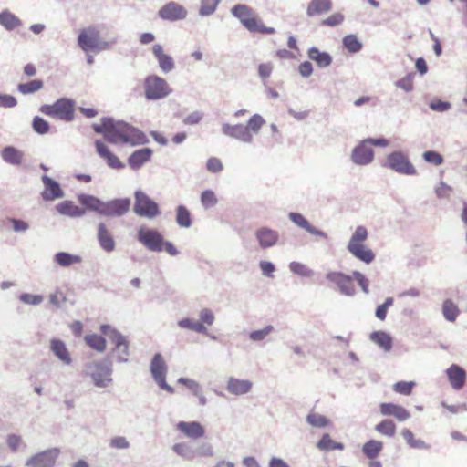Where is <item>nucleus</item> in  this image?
Returning a JSON list of instances; mask_svg holds the SVG:
<instances>
[{
  "instance_id": "nucleus-1",
  "label": "nucleus",
  "mask_w": 467,
  "mask_h": 467,
  "mask_svg": "<svg viewBox=\"0 0 467 467\" xmlns=\"http://www.w3.org/2000/svg\"><path fill=\"white\" fill-rule=\"evenodd\" d=\"M93 128L95 132L101 133L109 143L140 145L145 142L143 132L123 121L104 118L99 124H94Z\"/></svg>"
},
{
  "instance_id": "nucleus-2",
  "label": "nucleus",
  "mask_w": 467,
  "mask_h": 467,
  "mask_svg": "<svg viewBox=\"0 0 467 467\" xmlns=\"http://www.w3.org/2000/svg\"><path fill=\"white\" fill-rule=\"evenodd\" d=\"M231 12L233 16L240 20L242 25L252 33L274 34L275 29L264 25L262 20L256 15V12L244 4L235 5Z\"/></svg>"
},
{
  "instance_id": "nucleus-3",
  "label": "nucleus",
  "mask_w": 467,
  "mask_h": 467,
  "mask_svg": "<svg viewBox=\"0 0 467 467\" xmlns=\"http://www.w3.org/2000/svg\"><path fill=\"white\" fill-rule=\"evenodd\" d=\"M368 239V232L363 225L356 228L348 244V250L355 258H358L361 262L368 265L373 262L375 253L365 245V241Z\"/></svg>"
},
{
  "instance_id": "nucleus-4",
  "label": "nucleus",
  "mask_w": 467,
  "mask_h": 467,
  "mask_svg": "<svg viewBox=\"0 0 467 467\" xmlns=\"http://www.w3.org/2000/svg\"><path fill=\"white\" fill-rule=\"evenodd\" d=\"M78 46L83 51H102L109 49L113 41L102 40L99 36V30L95 26L82 29L78 36Z\"/></svg>"
},
{
  "instance_id": "nucleus-5",
  "label": "nucleus",
  "mask_w": 467,
  "mask_h": 467,
  "mask_svg": "<svg viewBox=\"0 0 467 467\" xmlns=\"http://www.w3.org/2000/svg\"><path fill=\"white\" fill-rule=\"evenodd\" d=\"M74 110V101L67 98L59 99L53 104H44L39 109L42 114L65 121L73 119Z\"/></svg>"
},
{
  "instance_id": "nucleus-6",
  "label": "nucleus",
  "mask_w": 467,
  "mask_h": 467,
  "mask_svg": "<svg viewBox=\"0 0 467 467\" xmlns=\"http://www.w3.org/2000/svg\"><path fill=\"white\" fill-rule=\"evenodd\" d=\"M144 90L148 99H162L171 92L168 83L156 75L146 77L144 80Z\"/></svg>"
},
{
  "instance_id": "nucleus-7",
  "label": "nucleus",
  "mask_w": 467,
  "mask_h": 467,
  "mask_svg": "<svg viewBox=\"0 0 467 467\" xmlns=\"http://www.w3.org/2000/svg\"><path fill=\"white\" fill-rule=\"evenodd\" d=\"M385 167L392 169L397 173L405 175H415L417 170L411 163L409 157L400 151H395L388 156L387 162L384 164Z\"/></svg>"
},
{
  "instance_id": "nucleus-8",
  "label": "nucleus",
  "mask_w": 467,
  "mask_h": 467,
  "mask_svg": "<svg viewBox=\"0 0 467 467\" xmlns=\"http://www.w3.org/2000/svg\"><path fill=\"white\" fill-rule=\"evenodd\" d=\"M133 211L136 214L148 218H154L160 213L156 202L141 191H137L135 192Z\"/></svg>"
},
{
  "instance_id": "nucleus-9",
  "label": "nucleus",
  "mask_w": 467,
  "mask_h": 467,
  "mask_svg": "<svg viewBox=\"0 0 467 467\" xmlns=\"http://www.w3.org/2000/svg\"><path fill=\"white\" fill-rule=\"evenodd\" d=\"M138 240L151 251L163 250V238L160 233L152 228L141 226L138 231Z\"/></svg>"
},
{
  "instance_id": "nucleus-10",
  "label": "nucleus",
  "mask_w": 467,
  "mask_h": 467,
  "mask_svg": "<svg viewBox=\"0 0 467 467\" xmlns=\"http://www.w3.org/2000/svg\"><path fill=\"white\" fill-rule=\"evenodd\" d=\"M327 279L339 289L340 293L348 296L355 295L354 277L341 272H330L326 275Z\"/></svg>"
},
{
  "instance_id": "nucleus-11",
  "label": "nucleus",
  "mask_w": 467,
  "mask_h": 467,
  "mask_svg": "<svg viewBox=\"0 0 467 467\" xmlns=\"http://www.w3.org/2000/svg\"><path fill=\"white\" fill-rule=\"evenodd\" d=\"M150 370L154 377L155 382L157 383L160 389H164L169 393L174 392V389L167 385L165 382L167 367L160 354L155 355V357L153 358L150 366Z\"/></svg>"
},
{
  "instance_id": "nucleus-12",
  "label": "nucleus",
  "mask_w": 467,
  "mask_h": 467,
  "mask_svg": "<svg viewBox=\"0 0 467 467\" xmlns=\"http://www.w3.org/2000/svg\"><path fill=\"white\" fill-rule=\"evenodd\" d=\"M90 376L94 384L99 388H106L111 382L110 368L99 362L94 363L88 367Z\"/></svg>"
},
{
  "instance_id": "nucleus-13",
  "label": "nucleus",
  "mask_w": 467,
  "mask_h": 467,
  "mask_svg": "<svg viewBox=\"0 0 467 467\" xmlns=\"http://www.w3.org/2000/svg\"><path fill=\"white\" fill-rule=\"evenodd\" d=\"M158 15L163 20L177 21L185 19L187 10L176 2H170L159 9Z\"/></svg>"
},
{
  "instance_id": "nucleus-14",
  "label": "nucleus",
  "mask_w": 467,
  "mask_h": 467,
  "mask_svg": "<svg viewBox=\"0 0 467 467\" xmlns=\"http://www.w3.org/2000/svg\"><path fill=\"white\" fill-rule=\"evenodd\" d=\"M59 454L57 449L45 451L34 455L26 462V467H52Z\"/></svg>"
},
{
  "instance_id": "nucleus-15",
  "label": "nucleus",
  "mask_w": 467,
  "mask_h": 467,
  "mask_svg": "<svg viewBox=\"0 0 467 467\" xmlns=\"http://www.w3.org/2000/svg\"><path fill=\"white\" fill-rule=\"evenodd\" d=\"M380 413L386 417H393L398 421H405L410 418L406 408L393 402H382L379 405Z\"/></svg>"
},
{
  "instance_id": "nucleus-16",
  "label": "nucleus",
  "mask_w": 467,
  "mask_h": 467,
  "mask_svg": "<svg viewBox=\"0 0 467 467\" xmlns=\"http://www.w3.org/2000/svg\"><path fill=\"white\" fill-rule=\"evenodd\" d=\"M130 206L129 199H117L104 202L102 214L107 216H121L128 213Z\"/></svg>"
},
{
  "instance_id": "nucleus-17",
  "label": "nucleus",
  "mask_w": 467,
  "mask_h": 467,
  "mask_svg": "<svg viewBox=\"0 0 467 467\" xmlns=\"http://www.w3.org/2000/svg\"><path fill=\"white\" fill-rule=\"evenodd\" d=\"M95 149H97V154L105 160L111 169H122L124 167V163L105 143L99 140L95 141Z\"/></svg>"
},
{
  "instance_id": "nucleus-18",
  "label": "nucleus",
  "mask_w": 467,
  "mask_h": 467,
  "mask_svg": "<svg viewBox=\"0 0 467 467\" xmlns=\"http://www.w3.org/2000/svg\"><path fill=\"white\" fill-rule=\"evenodd\" d=\"M222 130L225 135L231 136L232 138H235L236 140H239L243 142L252 141V133L249 131V128H246L245 125L223 124Z\"/></svg>"
},
{
  "instance_id": "nucleus-19",
  "label": "nucleus",
  "mask_w": 467,
  "mask_h": 467,
  "mask_svg": "<svg viewBox=\"0 0 467 467\" xmlns=\"http://www.w3.org/2000/svg\"><path fill=\"white\" fill-rule=\"evenodd\" d=\"M176 428L184 436L190 439H199L205 434L204 427L196 421H181L176 425Z\"/></svg>"
},
{
  "instance_id": "nucleus-20",
  "label": "nucleus",
  "mask_w": 467,
  "mask_h": 467,
  "mask_svg": "<svg viewBox=\"0 0 467 467\" xmlns=\"http://www.w3.org/2000/svg\"><path fill=\"white\" fill-rule=\"evenodd\" d=\"M451 387L455 390L462 389L465 385L466 372L458 365L452 364L446 370Z\"/></svg>"
},
{
  "instance_id": "nucleus-21",
  "label": "nucleus",
  "mask_w": 467,
  "mask_h": 467,
  "mask_svg": "<svg viewBox=\"0 0 467 467\" xmlns=\"http://www.w3.org/2000/svg\"><path fill=\"white\" fill-rule=\"evenodd\" d=\"M42 182L44 190L41 194L45 201H54L56 198H62L63 191L56 181L45 175L42 177Z\"/></svg>"
},
{
  "instance_id": "nucleus-22",
  "label": "nucleus",
  "mask_w": 467,
  "mask_h": 467,
  "mask_svg": "<svg viewBox=\"0 0 467 467\" xmlns=\"http://www.w3.org/2000/svg\"><path fill=\"white\" fill-rule=\"evenodd\" d=\"M374 152L368 143H366V140L361 142L360 145L356 147L352 152V160L358 164H368L372 161Z\"/></svg>"
},
{
  "instance_id": "nucleus-23",
  "label": "nucleus",
  "mask_w": 467,
  "mask_h": 467,
  "mask_svg": "<svg viewBox=\"0 0 467 467\" xmlns=\"http://www.w3.org/2000/svg\"><path fill=\"white\" fill-rule=\"evenodd\" d=\"M101 332L107 335L109 340L115 344L116 349L121 351L124 355H129V342L126 337L119 334L118 331L110 329L109 326H102Z\"/></svg>"
},
{
  "instance_id": "nucleus-24",
  "label": "nucleus",
  "mask_w": 467,
  "mask_h": 467,
  "mask_svg": "<svg viewBox=\"0 0 467 467\" xmlns=\"http://www.w3.org/2000/svg\"><path fill=\"white\" fill-rule=\"evenodd\" d=\"M333 8L332 0H310L306 5V13L308 17L322 16Z\"/></svg>"
},
{
  "instance_id": "nucleus-25",
  "label": "nucleus",
  "mask_w": 467,
  "mask_h": 467,
  "mask_svg": "<svg viewBox=\"0 0 467 467\" xmlns=\"http://www.w3.org/2000/svg\"><path fill=\"white\" fill-rule=\"evenodd\" d=\"M252 389V382L248 379H237V378L230 377L227 380L226 389L234 395H244Z\"/></svg>"
},
{
  "instance_id": "nucleus-26",
  "label": "nucleus",
  "mask_w": 467,
  "mask_h": 467,
  "mask_svg": "<svg viewBox=\"0 0 467 467\" xmlns=\"http://www.w3.org/2000/svg\"><path fill=\"white\" fill-rule=\"evenodd\" d=\"M155 58L158 61L159 67L164 72L172 70L175 67L173 58L165 54L160 44H155L152 48Z\"/></svg>"
},
{
  "instance_id": "nucleus-27",
  "label": "nucleus",
  "mask_w": 467,
  "mask_h": 467,
  "mask_svg": "<svg viewBox=\"0 0 467 467\" xmlns=\"http://www.w3.org/2000/svg\"><path fill=\"white\" fill-rule=\"evenodd\" d=\"M99 244L100 247L106 252H111L115 249V241L111 233L107 229L105 223H99V233H97Z\"/></svg>"
},
{
  "instance_id": "nucleus-28",
  "label": "nucleus",
  "mask_w": 467,
  "mask_h": 467,
  "mask_svg": "<svg viewBox=\"0 0 467 467\" xmlns=\"http://www.w3.org/2000/svg\"><path fill=\"white\" fill-rule=\"evenodd\" d=\"M256 238L263 248L276 244L278 234L271 228H259L255 234Z\"/></svg>"
},
{
  "instance_id": "nucleus-29",
  "label": "nucleus",
  "mask_w": 467,
  "mask_h": 467,
  "mask_svg": "<svg viewBox=\"0 0 467 467\" xmlns=\"http://www.w3.org/2000/svg\"><path fill=\"white\" fill-rule=\"evenodd\" d=\"M152 155V150L144 148L135 150L128 159V163L132 169H140L143 163L148 161Z\"/></svg>"
},
{
  "instance_id": "nucleus-30",
  "label": "nucleus",
  "mask_w": 467,
  "mask_h": 467,
  "mask_svg": "<svg viewBox=\"0 0 467 467\" xmlns=\"http://www.w3.org/2000/svg\"><path fill=\"white\" fill-rule=\"evenodd\" d=\"M50 348L54 355L57 356L62 362L65 364H70V353L68 352V348H67V345L64 341L60 339H52L50 342Z\"/></svg>"
},
{
  "instance_id": "nucleus-31",
  "label": "nucleus",
  "mask_w": 467,
  "mask_h": 467,
  "mask_svg": "<svg viewBox=\"0 0 467 467\" xmlns=\"http://www.w3.org/2000/svg\"><path fill=\"white\" fill-rule=\"evenodd\" d=\"M289 217L295 223L301 226L307 233L317 236H325V234L312 226L304 215L300 213H291Z\"/></svg>"
},
{
  "instance_id": "nucleus-32",
  "label": "nucleus",
  "mask_w": 467,
  "mask_h": 467,
  "mask_svg": "<svg viewBox=\"0 0 467 467\" xmlns=\"http://www.w3.org/2000/svg\"><path fill=\"white\" fill-rule=\"evenodd\" d=\"M57 211L70 217H79L85 213L84 209L75 205L72 202H64L57 205Z\"/></svg>"
},
{
  "instance_id": "nucleus-33",
  "label": "nucleus",
  "mask_w": 467,
  "mask_h": 467,
  "mask_svg": "<svg viewBox=\"0 0 467 467\" xmlns=\"http://www.w3.org/2000/svg\"><path fill=\"white\" fill-rule=\"evenodd\" d=\"M308 57L315 61L320 67H325L332 63V57L326 52H320L317 48L312 47L307 52Z\"/></svg>"
},
{
  "instance_id": "nucleus-34",
  "label": "nucleus",
  "mask_w": 467,
  "mask_h": 467,
  "mask_svg": "<svg viewBox=\"0 0 467 467\" xmlns=\"http://www.w3.org/2000/svg\"><path fill=\"white\" fill-rule=\"evenodd\" d=\"M78 202L88 209L97 211L99 213L102 214L104 202L99 201L98 197H93V195L89 194H80Z\"/></svg>"
},
{
  "instance_id": "nucleus-35",
  "label": "nucleus",
  "mask_w": 467,
  "mask_h": 467,
  "mask_svg": "<svg viewBox=\"0 0 467 467\" xmlns=\"http://www.w3.org/2000/svg\"><path fill=\"white\" fill-rule=\"evenodd\" d=\"M2 158L10 164L20 165L23 161L24 153L14 147H6L2 150Z\"/></svg>"
},
{
  "instance_id": "nucleus-36",
  "label": "nucleus",
  "mask_w": 467,
  "mask_h": 467,
  "mask_svg": "<svg viewBox=\"0 0 467 467\" xmlns=\"http://www.w3.org/2000/svg\"><path fill=\"white\" fill-rule=\"evenodd\" d=\"M370 339L382 348L385 351H390L393 345V339L389 335L383 331H376L370 334Z\"/></svg>"
},
{
  "instance_id": "nucleus-37",
  "label": "nucleus",
  "mask_w": 467,
  "mask_h": 467,
  "mask_svg": "<svg viewBox=\"0 0 467 467\" xmlns=\"http://www.w3.org/2000/svg\"><path fill=\"white\" fill-rule=\"evenodd\" d=\"M383 449V443L378 440H368L363 446V454L369 458L375 459L379 456Z\"/></svg>"
},
{
  "instance_id": "nucleus-38",
  "label": "nucleus",
  "mask_w": 467,
  "mask_h": 467,
  "mask_svg": "<svg viewBox=\"0 0 467 467\" xmlns=\"http://www.w3.org/2000/svg\"><path fill=\"white\" fill-rule=\"evenodd\" d=\"M0 24L7 30H13L21 26L18 17L8 10L0 13Z\"/></svg>"
},
{
  "instance_id": "nucleus-39",
  "label": "nucleus",
  "mask_w": 467,
  "mask_h": 467,
  "mask_svg": "<svg viewBox=\"0 0 467 467\" xmlns=\"http://www.w3.org/2000/svg\"><path fill=\"white\" fill-rule=\"evenodd\" d=\"M55 260L57 265L63 267H67L75 264L81 263L79 255L71 254L67 252H59L55 255Z\"/></svg>"
},
{
  "instance_id": "nucleus-40",
  "label": "nucleus",
  "mask_w": 467,
  "mask_h": 467,
  "mask_svg": "<svg viewBox=\"0 0 467 467\" xmlns=\"http://www.w3.org/2000/svg\"><path fill=\"white\" fill-rule=\"evenodd\" d=\"M317 446L321 451H342L344 449V445L339 441H334L328 433L322 436Z\"/></svg>"
},
{
  "instance_id": "nucleus-41",
  "label": "nucleus",
  "mask_w": 467,
  "mask_h": 467,
  "mask_svg": "<svg viewBox=\"0 0 467 467\" xmlns=\"http://www.w3.org/2000/svg\"><path fill=\"white\" fill-rule=\"evenodd\" d=\"M178 382L185 385L186 388L190 389L193 395L198 397L200 404L204 405L206 403V399L202 393L201 387L198 385V383L193 381V379H187V378L182 377L178 379Z\"/></svg>"
},
{
  "instance_id": "nucleus-42",
  "label": "nucleus",
  "mask_w": 467,
  "mask_h": 467,
  "mask_svg": "<svg viewBox=\"0 0 467 467\" xmlns=\"http://www.w3.org/2000/svg\"><path fill=\"white\" fill-rule=\"evenodd\" d=\"M401 434L403 438L406 440L407 444L412 448V449H428L429 446L422 441V440H417L415 438L413 432L409 429H403L401 431Z\"/></svg>"
},
{
  "instance_id": "nucleus-43",
  "label": "nucleus",
  "mask_w": 467,
  "mask_h": 467,
  "mask_svg": "<svg viewBox=\"0 0 467 467\" xmlns=\"http://www.w3.org/2000/svg\"><path fill=\"white\" fill-rule=\"evenodd\" d=\"M343 46L350 53L359 52L362 48V43L355 35H348L343 37Z\"/></svg>"
},
{
  "instance_id": "nucleus-44",
  "label": "nucleus",
  "mask_w": 467,
  "mask_h": 467,
  "mask_svg": "<svg viewBox=\"0 0 467 467\" xmlns=\"http://www.w3.org/2000/svg\"><path fill=\"white\" fill-rule=\"evenodd\" d=\"M442 312L449 322H454L460 313L458 306L451 300H446L442 306Z\"/></svg>"
},
{
  "instance_id": "nucleus-45",
  "label": "nucleus",
  "mask_w": 467,
  "mask_h": 467,
  "mask_svg": "<svg viewBox=\"0 0 467 467\" xmlns=\"http://www.w3.org/2000/svg\"><path fill=\"white\" fill-rule=\"evenodd\" d=\"M86 343L97 351L106 349V340L99 335L92 334L85 337Z\"/></svg>"
},
{
  "instance_id": "nucleus-46",
  "label": "nucleus",
  "mask_w": 467,
  "mask_h": 467,
  "mask_svg": "<svg viewBox=\"0 0 467 467\" xmlns=\"http://www.w3.org/2000/svg\"><path fill=\"white\" fill-rule=\"evenodd\" d=\"M306 422L313 427L322 428L330 425L331 421L323 415L311 412L306 417Z\"/></svg>"
},
{
  "instance_id": "nucleus-47",
  "label": "nucleus",
  "mask_w": 467,
  "mask_h": 467,
  "mask_svg": "<svg viewBox=\"0 0 467 467\" xmlns=\"http://www.w3.org/2000/svg\"><path fill=\"white\" fill-rule=\"evenodd\" d=\"M43 88V82L41 80H33L28 83L19 84L17 86V90L26 95L30 93H35L39 91Z\"/></svg>"
},
{
  "instance_id": "nucleus-48",
  "label": "nucleus",
  "mask_w": 467,
  "mask_h": 467,
  "mask_svg": "<svg viewBox=\"0 0 467 467\" xmlns=\"http://www.w3.org/2000/svg\"><path fill=\"white\" fill-rule=\"evenodd\" d=\"M179 326L182 328H187L198 333H205L206 327L201 322L192 321V319H188V317H184V319H181L179 321Z\"/></svg>"
},
{
  "instance_id": "nucleus-49",
  "label": "nucleus",
  "mask_w": 467,
  "mask_h": 467,
  "mask_svg": "<svg viewBox=\"0 0 467 467\" xmlns=\"http://www.w3.org/2000/svg\"><path fill=\"white\" fill-rule=\"evenodd\" d=\"M375 430L383 435L393 437L396 431V426L390 420H385L377 424Z\"/></svg>"
},
{
  "instance_id": "nucleus-50",
  "label": "nucleus",
  "mask_w": 467,
  "mask_h": 467,
  "mask_svg": "<svg viewBox=\"0 0 467 467\" xmlns=\"http://www.w3.org/2000/svg\"><path fill=\"white\" fill-rule=\"evenodd\" d=\"M415 386H416V383L413 381H410V382L400 381V382L395 383L392 386V389L394 392H396L398 394L408 396L412 393V390Z\"/></svg>"
},
{
  "instance_id": "nucleus-51",
  "label": "nucleus",
  "mask_w": 467,
  "mask_h": 467,
  "mask_svg": "<svg viewBox=\"0 0 467 467\" xmlns=\"http://www.w3.org/2000/svg\"><path fill=\"white\" fill-rule=\"evenodd\" d=\"M177 223L183 227H189L191 225V215L185 206H179L176 214Z\"/></svg>"
},
{
  "instance_id": "nucleus-52",
  "label": "nucleus",
  "mask_w": 467,
  "mask_h": 467,
  "mask_svg": "<svg viewBox=\"0 0 467 467\" xmlns=\"http://www.w3.org/2000/svg\"><path fill=\"white\" fill-rule=\"evenodd\" d=\"M201 202L206 209L213 207L217 203L216 194L212 190H205L201 194Z\"/></svg>"
},
{
  "instance_id": "nucleus-53",
  "label": "nucleus",
  "mask_w": 467,
  "mask_h": 467,
  "mask_svg": "<svg viewBox=\"0 0 467 467\" xmlns=\"http://www.w3.org/2000/svg\"><path fill=\"white\" fill-rule=\"evenodd\" d=\"M345 20V16L341 12L332 13L327 18L321 22L322 26L335 27L341 25Z\"/></svg>"
},
{
  "instance_id": "nucleus-54",
  "label": "nucleus",
  "mask_w": 467,
  "mask_h": 467,
  "mask_svg": "<svg viewBox=\"0 0 467 467\" xmlns=\"http://www.w3.org/2000/svg\"><path fill=\"white\" fill-rule=\"evenodd\" d=\"M289 269L294 274H296L301 276L308 277L313 275V271L309 269L306 265L297 262L291 263L289 265Z\"/></svg>"
},
{
  "instance_id": "nucleus-55",
  "label": "nucleus",
  "mask_w": 467,
  "mask_h": 467,
  "mask_svg": "<svg viewBox=\"0 0 467 467\" xmlns=\"http://www.w3.org/2000/svg\"><path fill=\"white\" fill-rule=\"evenodd\" d=\"M265 123V119L260 115L254 114L249 119L246 128H249L250 132H257Z\"/></svg>"
},
{
  "instance_id": "nucleus-56",
  "label": "nucleus",
  "mask_w": 467,
  "mask_h": 467,
  "mask_svg": "<svg viewBox=\"0 0 467 467\" xmlns=\"http://www.w3.org/2000/svg\"><path fill=\"white\" fill-rule=\"evenodd\" d=\"M220 0H202L200 13L202 16H210L216 9Z\"/></svg>"
},
{
  "instance_id": "nucleus-57",
  "label": "nucleus",
  "mask_w": 467,
  "mask_h": 467,
  "mask_svg": "<svg viewBox=\"0 0 467 467\" xmlns=\"http://www.w3.org/2000/svg\"><path fill=\"white\" fill-rule=\"evenodd\" d=\"M423 159L434 165H441L444 161L443 157L440 153L432 150L425 151L423 153Z\"/></svg>"
},
{
  "instance_id": "nucleus-58",
  "label": "nucleus",
  "mask_w": 467,
  "mask_h": 467,
  "mask_svg": "<svg viewBox=\"0 0 467 467\" xmlns=\"http://www.w3.org/2000/svg\"><path fill=\"white\" fill-rule=\"evenodd\" d=\"M393 304V299L391 297H389L386 299V301L379 306L376 309V316L379 317V320H384L387 317L388 309L389 306H391Z\"/></svg>"
},
{
  "instance_id": "nucleus-59",
  "label": "nucleus",
  "mask_w": 467,
  "mask_h": 467,
  "mask_svg": "<svg viewBox=\"0 0 467 467\" xmlns=\"http://www.w3.org/2000/svg\"><path fill=\"white\" fill-rule=\"evenodd\" d=\"M33 127L34 130L40 134L47 133L49 130V124L40 117L34 119Z\"/></svg>"
},
{
  "instance_id": "nucleus-60",
  "label": "nucleus",
  "mask_w": 467,
  "mask_h": 467,
  "mask_svg": "<svg viewBox=\"0 0 467 467\" xmlns=\"http://www.w3.org/2000/svg\"><path fill=\"white\" fill-rule=\"evenodd\" d=\"M19 300L27 305H39L43 301V296L38 295L22 294Z\"/></svg>"
},
{
  "instance_id": "nucleus-61",
  "label": "nucleus",
  "mask_w": 467,
  "mask_h": 467,
  "mask_svg": "<svg viewBox=\"0 0 467 467\" xmlns=\"http://www.w3.org/2000/svg\"><path fill=\"white\" fill-rule=\"evenodd\" d=\"M273 330L272 326H267L263 329L255 330L250 333V338L254 341L263 340Z\"/></svg>"
},
{
  "instance_id": "nucleus-62",
  "label": "nucleus",
  "mask_w": 467,
  "mask_h": 467,
  "mask_svg": "<svg viewBox=\"0 0 467 467\" xmlns=\"http://www.w3.org/2000/svg\"><path fill=\"white\" fill-rule=\"evenodd\" d=\"M22 444V437L16 434L7 435V446H9L12 451H17Z\"/></svg>"
},
{
  "instance_id": "nucleus-63",
  "label": "nucleus",
  "mask_w": 467,
  "mask_h": 467,
  "mask_svg": "<svg viewBox=\"0 0 467 467\" xmlns=\"http://www.w3.org/2000/svg\"><path fill=\"white\" fill-rule=\"evenodd\" d=\"M207 169L213 173L220 172L223 169V164L218 158L212 157L207 161Z\"/></svg>"
},
{
  "instance_id": "nucleus-64",
  "label": "nucleus",
  "mask_w": 467,
  "mask_h": 467,
  "mask_svg": "<svg viewBox=\"0 0 467 467\" xmlns=\"http://www.w3.org/2000/svg\"><path fill=\"white\" fill-rule=\"evenodd\" d=\"M353 277L360 285V287L363 290V293L368 294V280L365 277V275L360 272L355 271L353 273Z\"/></svg>"
}]
</instances>
